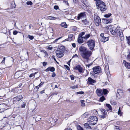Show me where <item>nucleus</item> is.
Instances as JSON below:
<instances>
[{"label": "nucleus", "mask_w": 130, "mask_h": 130, "mask_svg": "<svg viewBox=\"0 0 130 130\" xmlns=\"http://www.w3.org/2000/svg\"><path fill=\"white\" fill-rule=\"evenodd\" d=\"M85 34L84 32H80L79 35L78 37L77 41L79 43H82L84 42L83 39V36Z\"/></svg>", "instance_id": "nucleus-8"}, {"label": "nucleus", "mask_w": 130, "mask_h": 130, "mask_svg": "<svg viewBox=\"0 0 130 130\" xmlns=\"http://www.w3.org/2000/svg\"><path fill=\"white\" fill-rule=\"evenodd\" d=\"M78 87V85H76L73 86H72L71 87V88L72 89H74L77 88Z\"/></svg>", "instance_id": "nucleus-39"}, {"label": "nucleus", "mask_w": 130, "mask_h": 130, "mask_svg": "<svg viewBox=\"0 0 130 130\" xmlns=\"http://www.w3.org/2000/svg\"><path fill=\"white\" fill-rule=\"evenodd\" d=\"M56 76V74L55 72H53L52 73V76L53 77H54Z\"/></svg>", "instance_id": "nucleus-51"}, {"label": "nucleus", "mask_w": 130, "mask_h": 130, "mask_svg": "<svg viewBox=\"0 0 130 130\" xmlns=\"http://www.w3.org/2000/svg\"><path fill=\"white\" fill-rule=\"evenodd\" d=\"M48 19L50 20H55L56 19V18L54 17L51 16H48L47 17Z\"/></svg>", "instance_id": "nucleus-24"}, {"label": "nucleus", "mask_w": 130, "mask_h": 130, "mask_svg": "<svg viewBox=\"0 0 130 130\" xmlns=\"http://www.w3.org/2000/svg\"><path fill=\"white\" fill-rule=\"evenodd\" d=\"M28 38H29L31 40H32L34 38V37L33 36H30L29 35H28Z\"/></svg>", "instance_id": "nucleus-36"}, {"label": "nucleus", "mask_w": 130, "mask_h": 130, "mask_svg": "<svg viewBox=\"0 0 130 130\" xmlns=\"http://www.w3.org/2000/svg\"><path fill=\"white\" fill-rule=\"evenodd\" d=\"M65 50V47L64 46H58L57 50L56 51L57 56L59 58L62 57L64 55Z\"/></svg>", "instance_id": "nucleus-2"}, {"label": "nucleus", "mask_w": 130, "mask_h": 130, "mask_svg": "<svg viewBox=\"0 0 130 130\" xmlns=\"http://www.w3.org/2000/svg\"><path fill=\"white\" fill-rule=\"evenodd\" d=\"M27 4L28 5H32V3L31 1H28L26 2Z\"/></svg>", "instance_id": "nucleus-38"}, {"label": "nucleus", "mask_w": 130, "mask_h": 130, "mask_svg": "<svg viewBox=\"0 0 130 130\" xmlns=\"http://www.w3.org/2000/svg\"><path fill=\"white\" fill-rule=\"evenodd\" d=\"M72 45L73 47L75 48L76 47V44L75 43H72Z\"/></svg>", "instance_id": "nucleus-54"}, {"label": "nucleus", "mask_w": 130, "mask_h": 130, "mask_svg": "<svg viewBox=\"0 0 130 130\" xmlns=\"http://www.w3.org/2000/svg\"><path fill=\"white\" fill-rule=\"evenodd\" d=\"M61 37H59V38H58L57 39H56L55 40V42H56L59 39H60L61 38Z\"/></svg>", "instance_id": "nucleus-58"}, {"label": "nucleus", "mask_w": 130, "mask_h": 130, "mask_svg": "<svg viewBox=\"0 0 130 130\" xmlns=\"http://www.w3.org/2000/svg\"><path fill=\"white\" fill-rule=\"evenodd\" d=\"M44 91H45L44 90H42V91H41L40 92V93L41 94H42L43 93H45Z\"/></svg>", "instance_id": "nucleus-56"}, {"label": "nucleus", "mask_w": 130, "mask_h": 130, "mask_svg": "<svg viewBox=\"0 0 130 130\" xmlns=\"http://www.w3.org/2000/svg\"><path fill=\"white\" fill-rule=\"evenodd\" d=\"M41 52H42L43 53H44L46 54L47 53V52L44 50H43L41 51Z\"/></svg>", "instance_id": "nucleus-59"}, {"label": "nucleus", "mask_w": 130, "mask_h": 130, "mask_svg": "<svg viewBox=\"0 0 130 130\" xmlns=\"http://www.w3.org/2000/svg\"><path fill=\"white\" fill-rule=\"evenodd\" d=\"M61 26L64 27L66 28L67 27V25L65 22L62 23L61 24Z\"/></svg>", "instance_id": "nucleus-27"}, {"label": "nucleus", "mask_w": 130, "mask_h": 130, "mask_svg": "<svg viewBox=\"0 0 130 130\" xmlns=\"http://www.w3.org/2000/svg\"><path fill=\"white\" fill-rule=\"evenodd\" d=\"M35 75V74H34V73H32V74H31L29 76V77H32L34 76Z\"/></svg>", "instance_id": "nucleus-48"}, {"label": "nucleus", "mask_w": 130, "mask_h": 130, "mask_svg": "<svg viewBox=\"0 0 130 130\" xmlns=\"http://www.w3.org/2000/svg\"><path fill=\"white\" fill-rule=\"evenodd\" d=\"M84 127L88 129H91V128L89 124L87 123H85L84 125Z\"/></svg>", "instance_id": "nucleus-23"}, {"label": "nucleus", "mask_w": 130, "mask_h": 130, "mask_svg": "<svg viewBox=\"0 0 130 130\" xmlns=\"http://www.w3.org/2000/svg\"><path fill=\"white\" fill-rule=\"evenodd\" d=\"M84 93V92L82 91L79 92H77V93L78 94H83Z\"/></svg>", "instance_id": "nucleus-49"}, {"label": "nucleus", "mask_w": 130, "mask_h": 130, "mask_svg": "<svg viewBox=\"0 0 130 130\" xmlns=\"http://www.w3.org/2000/svg\"><path fill=\"white\" fill-rule=\"evenodd\" d=\"M47 64V63L46 62H44L43 63V65L44 67L46 66V65Z\"/></svg>", "instance_id": "nucleus-50"}, {"label": "nucleus", "mask_w": 130, "mask_h": 130, "mask_svg": "<svg viewBox=\"0 0 130 130\" xmlns=\"http://www.w3.org/2000/svg\"><path fill=\"white\" fill-rule=\"evenodd\" d=\"M66 130H72L70 128H68L67 129H66Z\"/></svg>", "instance_id": "nucleus-64"}, {"label": "nucleus", "mask_w": 130, "mask_h": 130, "mask_svg": "<svg viewBox=\"0 0 130 130\" xmlns=\"http://www.w3.org/2000/svg\"><path fill=\"white\" fill-rule=\"evenodd\" d=\"M111 103V104L113 105H115L116 104V102L115 101L113 100H111L110 101Z\"/></svg>", "instance_id": "nucleus-33"}, {"label": "nucleus", "mask_w": 130, "mask_h": 130, "mask_svg": "<svg viewBox=\"0 0 130 130\" xmlns=\"http://www.w3.org/2000/svg\"><path fill=\"white\" fill-rule=\"evenodd\" d=\"M64 66L68 70H70V68L67 65H64Z\"/></svg>", "instance_id": "nucleus-45"}, {"label": "nucleus", "mask_w": 130, "mask_h": 130, "mask_svg": "<svg viewBox=\"0 0 130 130\" xmlns=\"http://www.w3.org/2000/svg\"><path fill=\"white\" fill-rule=\"evenodd\" d=\"M55 70V69L54 67H49L45 70V71L47 72L49 71L53 72H54Z\"/></svg>", "instance_id": "nucleus-15"}, {"label": "nucleus", "mask_w": 130, "mask_h": 130, "mask_svg": "<svg viewBox=\"0 0 130 130\" xmlns=\"http://www.w3.org/2000/svg\"><path fill=\"white\" fill-rule=\"evenodd\" d=\"M19 73L18 72H17L15 73V76L17 78H19L20 77H19V75L18 74Z\"/></svg>", "instance_id": "nucleus-41"}, {"label": "nucleus", "mask_w": 130, "mask_h": 130, "mask_svg": "<svg viewBox=\"0 0 130 130\" xmlns=\"http://www.w3.org/2000/svg\"><path fill=\"white\" fill-rule=\"evenodd\" d=\"M80 102H81V106L83 107H84L85 106V104L84 103V100H81Z\"/></svg>", "instance_id": "nucleus-31"}, {"label": "nucleus", "mask_w": 130, "mask_h": 130, "mask_svg": "<svg viewBox=\"0 0 130 130\" xmlns=\"http://www.w3.org/2000/svg\"><path fill=\"white\" fill-rule=\"evenodd\" d=\"M94 19L95 23L96 26H98L101 23V19L98 14L95 13L94 15Z\"/></svg>", "instance_id": "nucleus-6"}, {"label": "nucleus", "mask_w": 130, "mask_h": 130, "mask_svg": "<svg viewBox=\"0 0 130 130\" xmlns=\"http://www.w3.org/2000/svg\"><path fill=\"white\" fill-rule=\"evenodd\" d=\"M116 129L117 130H119V127L118 126H116L115 127V129Z\"/></svg>", "instance_id": "nucleus-62"}, {"label": "nucleus", "mask_w": 130, "mask_h": 130, "mask_svg": "<svg viewBox=\"0 0 130 130\" xmlns=\"http://www.w3.org/2000/svg\"><path fill=\"white\" fill-rule=\"evenodd\" d=\"M123 63L125 64V67L128 69H130V63L127 62L125 60L123 61Z\"/></svg>", "instance_id": "nucleus-19"}, {"label": "nucleus", "mask_w": 130, "mask_h": 130, "mask_svg": "<svg viewBox=\"0 0 130 130\" xmlns=\"http://www.w3.org/2000/svg\"><path fill=\"white\" fill-rule=\"evenodd\" d=\"M106 107L109 109L110 110H112V108L111 105L108 104H106Z\"/></svg>", "instance_id": "nucleus-28"}, {"label": "nucleus", "mask_w": 130, "mask_h": 130, "mask_svg": "<svg viewBox=\"0 0 130 130\" xmlns=\"http://www.w3.org/2000/svg\"><path fill=\"white\" fill-rule=\"evenodd\" d=\"M53 48V47H52L51 46H49L48 48V49L49 50H52V49Z\"/></svg>", "instance_id": "nucleus-60"}, {"label": "nucleus", "mask_w": 130, "mask_h": 130, "mask_svg": "<svg viewBox=\"0 0 130 130\" xmlns=\"http://www.w3.org/2000/svg\"><path fill=\"white\" fill-rule=\"evenodd\" d=\"M117 34L120 37V38L121 40L122 41L123 40L124 38V37L123 36V35L122 32H121L120 30H119V32L117 33Z\"/></svg>", "instance_id": "nucleus-17"}, {"label": "nucleus", "mask_w": 130, "mask_h": 130, "mask_svg": "<svg viewBox=\"0 0 130 130\" xmlns=\"http://www.w3.org/2000/svg\"><path fill=\"white\" fill-rule=\"evenodd\" d=\"M123 93V91L120 89H118L117 90L116 95H121Z\"/></svg>", "instance_id": "nucleus-21"}, {"label": "nucleus", "mask_w": 130, "mask_h": 130, "mask_svg": "<svg viewBox=\"0 0 130 130\" xmlns=\"http://www.w3.org/2000/svg\"><path fill=\"white\" fill-rule=\"evenodd\" d=\"M94 72H91L90 74H92V75L94 76Z\"/></svg>", "instance_id": "nucleus-63"}, {"label": "nucleus", "mask_w": 130, "mask_h": 130, "mask_svg": "<svg viewBox=\"0 0 130 130\" xmlns=\"http://www.w3.org/2000/svg\"><path fill=\"white\" fill-rule=\"evenodd\" d=\"M100 39L101 41L105 42L108 40L109 38L104 36V33H102L100 34Z\"/></svg>", "instance_id": "nucleus-11"}, {"label": "nucleus", "mask_w": 130, "mask_h": 130, "mask_svg": "<svg viewBox=\"0 0 130 130\" xmlns=\"http://www.w3.org/2000/svg\"><path fill=\"white\" fill-rule=\"evenodd\" d=\"M110 30L111 34L115 35L118 33L119 32V29L117 27L113 26L110 29Z\"/></svg>", "instance_id": "nucleus-9"}, {"label": "nucleus", "mask_w": 130, "mask_h": 130, "mask_svg": "<svg viewBox=\"0 0 130 130\" xmlns=\"http://www.w3.org/2000/svg\"><path fill=\"white\" fill-rule=\"evenodd\" d=\"M73 35L72 34H70L69 35V39L70 41H71L73 40Z\"/></svg>", "instance_id": "nucleus-25"}, {"label": "nucleus", "mask_w": 130, "mask_h": 130, "mask_svg": "<svg viewBox=\"0 0 130 130\" xmlns=\"http://www.w3.org/2000/svg\"><path fill=\"white\" fill-rule=\"evenodd\" d=\"M104 20L106 22V24H107L111 23L112 21V19H105Z\"/></svg>", "instance_id": "nucleus-22"}, {"label": "nucleus", "mask_w": 130, "mask_h": 130, "mask_svg": "<svg viewBox=\"0 0 130 130\" xmlns=\"http://www.w3.org/2000/svg\"><path fill=\"white\" fill-rule=\"evenodd\" d=\"M84 18H86V15L85 12L81 13L78 14L77 18L78 20H79L80 19L83 20Z\"/></svg>", "instance_id": "nucleus-13"}, {"label": "nucleus", "mask_w": 130, "mask_h": 130, "mask_svg": "<svg viewBox=\"0 0 130 130\" xmlns=\"http://www.w3.org/2000/svg\"><path fill=\"white\" fill-rule=\"evenodd\" d=\"M92 64V63H91L90 64H89L86 65V66L88 68H89L90 66H91Z\"/></svg>", "instance_id": "nucleus-52"}, {"label": "nucleus", "mask_w": 130, "mask_h": 130, "mask_svg": "<svg viewBox=\"0 0 130 130\" xmlns=\"http://www.w3.org/2000/svg\"><path fill=\"white\" fill-rule=\"evenodd\" d=\"M111 13H109L108 14L105 15L104 16L106 18H108L111 16Z\"/></svg>", "instance_id": "nucleus-32"}, {"label": "nucleus", "mask_w": 130, "mask_h": 130, "mask_svg": "<svg viewBox=\"0 0 130 130\" xmlns=\"http://www.w3.org/2000/svg\"><path fill=\"white\" fill-rule=\"evenodd\" d=\"M107 71H108V72H107V73H106V74L107 75H110V73L109 72V70H107Z\"/></svg>", "instance_id": "nucleus-57"}, {"label": "nucleus", "mask_w": 130, "mask_h": 130, "mask_svg": "<svg viewBox=\"0 0 130 130\" xmlns=\"http://www.w3.org/2000/svg\"><path fill=\"white\" fill-rule=\"evenodd\" d=\"M87 43L90 50H92L94 48L95 44L94 40L90 39L87 42Z\"/></svg>", "instance_id": "nucleus-7"}, {"label": "nucleus", "mask_w": 130, "mask_h": 130, "mask_svg": "<svg viewBox=\"0 0 130 130\" xmlns=\"http://www.w3.org/2000/svg\"><path fill=\"white\" fill-rule=\"evenodd\" d=\"M92 69L94 73L95 74L101 73L102 72L101 68L99 66L93 67Z\"/></svg>", "instance_id": "nucleus-10"}, {"label": "nucleus", "mask_w": 130, "mask_h": 130, "mask_svg": "<svg viewBox=\"0 0 130 130\" xmlns=\"http://www.w3.org/2000/svg\"><path fill=\"white\" fill-rule=\"evenodd\" d=\"M87 80V83L90 85H93L94 84V83L96 82V80L93 79L90 77H89L88 78Z\"/></svg>", "instance_id": "nucleus-12"}, {"label": "nucleus", "mask_w": 130, "mask_h": 130, "mask_svg": "<svg viewBox=\"0 0 130 130\" xmlns=\"http://www.w3.org/2000/svg\"><path fill=\"white\" fill-rule=\"evenodd\" d=\"M44 82H42L39 85L40 87L42 85L44 84Z\"/></svg>", "instance_id": "nucleus-53"}, {"label": "nucleus", "mask_w": 130, "mask_h": 130, "mask_svg": "<svg viewBox=\"0 0 130 130\" xmlns=\"http://www.w3.org/2000/svg\"><path fill=\"white\" fill-rule=\"evenodd\" d=\"M98 120L96 117L92 116L87 119V121L90 125H94L96 123Z\"/></svg>", "instance_id": "nucleus-4"}, {"label": "nucleus", "mask_w": 130, "mask_h": 130, "mask_svg": "<svg viewBox=\"0 0 130 130\" xmlns=\"http://www.w3.org/2000/svg\"><path fill=\"white\" fill-rule=\"evenodd\" d=\"M18 33V32L17 31L14 30L13 32V34L14 35H17Z\"/></svg>", "instance_id": "nucleus-46"}, {"label": "nucleus", "mask_w": 130, "mask_h": 130, "mask_svg": "<svg viewBox=\"0 0 130 130\" xmlns=\"http://www.w3.org/2000/svg\"><path fill=\"white\" fill-rule=\"evenodd\" d=\"M74 69L76 70H78L79 72L80 73L83 72V68L79 65H77L75 67Z\"/></svg>", "instance_id": "nucleus-14"}, {"label": "nucleus", "mask_w": 130, "mask_h": 130, "mask_svg": "<svg viewBox=\"0 0 130 130\" xmlns=\"http://www.w3.org/2000/svg\"><path fill=\"white\" fill-rule=\"evenodd\" d=\"M101 111L102 113V114H106V112L105 110L104 109H101Z\"/></svg>", "instance_id": "nucleus-40"}, {"label": "nucleus", "mask_w": 130, "mask_h": 130, "mask_svg": "<svg viewBox=\"0 0 130 130\" xmlns=\"http://www.w3.org/2000/svg\"><path fill=\"white\" fill-rule=\"evenodd\" d=\"M81 56L84 59L88 60L92 54V52L84 46H80L79 48Z\"/></svg>", "instance_id": "nucleus-1"}, {"label": "nucleus", "mask_w": 130, "mask_h": 130, "mask_svg": "<svg viewBox=\"0 0 130 130\" xmlns=\"http://www.w3.org/2000/svg\"><path fill=\"white\" fill-rule=\"evenodd\" d=\"M5 106H6V105L5 104L2 103L0 104V107H2Z\"/></svg>", "instance_id": "nucleus-42"}, {"label": "nucleus", "mask_w": 130, "mask_h": 130, "mask_svg": "<svg viewBox=\"0 0 130 130\" xmlns=\"http://www.w3.org/2000/svg\"><path fill=\"white\" fill-rule=\"evenodd\" d=\"M122 112H121V110L120 109V107L118 110V114H122Z\"/></svg>", "instance_id": "nucleus-44"}, {"label": "nucleus", "mask_w": 130, "mask_h": 130, "mask_svg": "<svg viewBox=\"0 0 130 130\" xmlns=\"http://www.w3.org/2000/svg\"><path fill=\"white\" fill-rule=\"evenodd\" d=\"M40 87L38 85V86L35 87L34 89H35L36 88L38 90Z\"/></svg>", "instance_id": "nucleus-55"}, {"label": "nucleus", "mask_w": 130, "mask_h": 130, "mask_svg": "<svg viewBox=\"0 0 130 130\" xmlns=\"http://www.w3.org/2000/svg\"><path fill=\"white\" fill-rule=\"evenodd\" d=\"M70 77L72 80H73L75 79V76L73 75H71L70 76Z\"/></svg>", "instance_id": "nucleus-35"}, {"label": "nucleus", "mask_w": 130, "mask_h": 130, "mask_svg": "<svg viewBox=\"0 0 130 130\" xmlns=\"http://www.w3.org/2000/svg\"><path fill=\"white\" fill-rule=\"evenodd\" d=\"M105 98L103 95H102L99 99V101L101 102H103L104 100H105Z\"/></svg>", "instance_id": "nucleus-26"}, {"label": "nucleus", "mask_w": 130, "mask_h": 130, "mask_svg": "<svg viewBox=\"0 0 130 130\" xmlns=\"http://www.w3.org/2000/svg\"><path fill=\"white\" fill-rule=\"evenodd\" d=\"M126 38L127 40V43L129 45H130V37H126Z\"/></svg>", "instance_id": "nucleus-29"}, {"label": "nucleus", "mask_w": 130, "mask_h": 130, "mask_svg": "<svg viewBox=\"0 0 130 130\" xmlns=\"http://www.w3.org/2000/svg\"><path fill=\"white\" fill-rule=\"evenodd\" d=\"M64 2V3L67 5L68 6H69V4L68 3V2L67 1H63Z\"/></svg>", "instance_id": "nucleus-43"}, {"label": "nucleus", "mask_w": 130, "mask_h": 130, "mask_svg": "<svg viewBox=\"0 0 130 130\" xmlns=\"http://www.w3.org/2000/svg\"><path fill=\"white\" fill-rule=\"evenodd\" d=\"M23 98V97L21 95H20L14 97L13 99L14 101H19L20 100L22 99Z\"/></svg>", "instance_id": "nucleus-16"}, {"label": "nucleus", "mask_w": 130, "mask_h": 130, "mask_svg": "<svg viewBox=\"0 0 130 130\" xmlns=\"http://www.w3.org/2000/svg\"><path fill=\"white\" fill-rule=\"evenodd\" d=\"M92 35L91 34H87L83 37L84 39L85 40L88 39Z\"/></svg>", "instance_id": "nucleus-20"}, {"label": "nucleus", "mask_w": 130, "mask_h": 130, "mask_svg": "<svg viewBox=\"0 0 130 130\" xmlns=\"http://www.w3.org/2000/svg\"><path fill=\"white\" fill-rule=\"evenodd\" d=\"M77 130H84L83 128L79 125H77Z\"/></svg>", "instance_id": "nucleus-30"}, {"label": "nucleus", "mask_w": 130, "mask_h": 130, "mask_svg": "<svg viewBox=\"0 0 130 130\" xmlns=\"http://www.w3.org/2000/svg\"><path fill=\"white\" fill-rule=\"evenodd\" d=\"M82 21L83 23L85 25H88L89 24V21H88L86 18L85 19L82 20Z\"/></svg>", "instance_id": "nucleus-18"}, {"label": "nucleus", "mask_w": 130, "mask_h": 130, "mask_svg": "<svg viewBox=\"0 0 130 130\" xmlns=\"http://www.w3.org/2000/svg\"><path fill=\"white\" fill-rule=\"evenodd\" d=\"M108 90L106 89H102L101 88L97 89L96 91L97 95L99 96H101L103 94L105 95L108 93Z\"/></svg>", "instance_id": "nucleus-5"}, {"label": "nucleus", "mask_w": 130, "mask_h": 130, "mask_svg": "<svg viewBox=\"0 0 130 130\" xmlns=\"http://www.w3.org/2000/svg\"><path fill=\"white\" fill-rule=\"evenodd\" d=\"M54 8L55 10H57L59 8V7L57 5H55L54 6Z\"/></svg>", "instance_id": "nucleus-47"}, {"label": "nucleus", "mask_w": 130, "mask_h": 130, "mask_svg": "<svg viewBox=\"0 0 130 130\" xmlns=\"http://www.w3.org/2000/svg\"><path fill=\"white\" fill-rule=\"evenodd\" d=\"M96 6L98 9H100L102 11H104L106 9V6L105 3L101 0H97L96 1Z\"/></svg>", "instance_id": "nucleus-3"}, {"label": "nucleus", "mask_w": 130, "mask_h": 130, "mask_svg": "<svg viewBox=\"0 0 130 130\" xmlns=\"http://www.w3.org/2000/svg\"><path fill=\"white\" fill-rule=\"evenodd\" d=\"M22 103L21 106V107L22 108H24L26 104L23 102H22Z\"/></svg>", "instance_id": "nucleus-34"}, {"label": "nucleus", "mask_w": 130, "mask_h": 130, "mask_svg": "<svg viewBox=\"0 0 130 130\" xmlns=\"http://www.w3.org/2000/svg\"><path fill=\"white\" fill-rule=\"evenodd\" d=\"M52 58L53 59H54V60L55 61H56V59L55 58V56H54V55L52 56Z\"/></svg>", "instance_id": "nucleus-61"}, {"label": "nucleus", "mask_w": 130, "mask_h": 130, "mask_svg": "<svg viewBox=\"0 0 130 130\" xmlns=\"http://www.w3.org/2000/svg\"><path fill=\"white\" fill-rule=\"evenodd\" d=\"M106 114H102L101 115H100V116L102 119H104L105 118L106 116Z\"/></svg>", "instance_id": "nucleus-37"}]
</instances>
